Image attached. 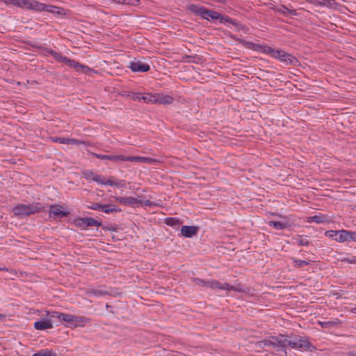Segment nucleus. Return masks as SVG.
<instances>
[{
  "instance_id": "nucleus-1",
  "label": "nucleus",
  "mask_w": 356,
  "mask_h": 356,
  "mask_svg": "<svg viewBox=\"0 0 356 356\" xmlns=\"http://www.w3.org/2000/svg\"><path fill=\"white\" fill-rule=\"evenodd\" d=\"M42 209V206L38 202L29 204H19L13 207V212L15 216L24 217L39 213Z\"/></svg>"
},
{
  "instance_id": "nucleus-2",
  "label": "nucleus",
  "mask_w": 356,
  "mask_h": 356,
  "mask_svg": "<svg viewBox=\"0 0 356 356\" xmlns=\"http://www.w3.org/2000/svg\"><path fill=\"white\" fill-rule=\"evenodd\" d=\"M188 10L207 21H216L221 17V15L218 12L206 9L199 5L191 4L188 6Z\"/></svg>"
},
{
  "instance_id": "nucleus-3",
  "label": "nucleus",
  "mask_w": 356,
  "mask_h": 356,
  "mask_svg": "<svg viewBox=\"0 0 356 356\" xmlns=\"http://www.w3.org/2000/svg\"><path fill=\"white\" fill-rule=\"evenodd\" d=\"M288 347L293 349L302 350L305 351H313L314 346L307 339L302 337H289Z\"/></svg>"
},
{
  "instance_id": "nucleus-4",
  "label": "nucleus",
  "mask_w": 356,
  "mask_h": 356,
  "mask_svg": "<svg viewBox=\"0 0 356 356\" xmlns=\"http://www.w3.org/2000/svg\"><path fill=\"white\" fill-rule=\"evenodd\" d=\"M268 55L270 56L273 58H277L280 61L288 65V64H293L296 62V59L295 57L291 56L289 54L286 53L283 50L280 49H275L272 48L271 49H268Z\"/></svg>"
},
{
  "instance_id": "nucleus-5",
  "label": "nucleus",
  "mask_w": 356,
  "mask_h": 356,
  "mask_svg": "<svg viewBox=\"0 0 356 356\" xmlns=\"http://www.w3.org/2000/svg\"><path fill=\"white\" fill-rule=\"evenodd\" d=\"M33 10L39 12L46 11L47 13H53L57 15L64 14V10L60 7L44 4L35 0L33 4Z\"/></svg>"
},
{
  "instance_id": "nucleus-6",
  "label": "nucleus",
  "mask_w": 356,
  "mask_h": 356,
  "mask_svg": "<svg viewBox=\"0 0 356 356\" xmlns=\"http://www.w3.org/2000/svg\"><path fill=\"white\" fill-rule=\"evenodd\" d=\"M207 287H209L212 289H220V290H225V291H236L238 292L243 291V288L241 286H234L228 284L227 283H221L217 280H208Z\"/></svg>"
},
{
  "instance_id": "nucleus-7",
  "label": "nucleus",
  "mask_w": 356,
  "mask_h": 356,
  "mask_svg": "<svg viewBox=\"0 0 356 356\" xmlns=\"http://www.w3.org/2000/svg\"><path fill=\"white\" fill-rule=\"evenodd\" d=\"M86 293L88 296H92L97 298L103 297L105 296H112L113 294V290L108 289L104 286H100L95 288H89Z\"/></svg>"
},
{
  "instance_id": "nucleus-8",
  "label": "nucleus",
  "mask_w": 356,
  "mask_h": 356,
  "mask_svg": "<svg viewBox=\"0 0 356 356\" xmlns=\"http://www.w3.org/2000/svg\"><path fill=\"white\" fill-rule=\"evenodd\" d=\"M5 4L22 8L33 10L35 0H2Z\"/></svg>"
},
{
  "instance_id": "nucleus-9",
  "label": "nucleus",
  "mask_w": 356,
  "mask_h": 356,
  "mask_svg": "<svg viewBox=\"0 0 356 356\" xmlns=\"http://www.w3.org/2000/svg\"><path fill=\"white\" fill-rule=\"evenodd\" d=\"M94 181L97 182L99 184L104 185V186H117V187H124V181L123 180H112V179H106L102 175H97L95 177Z\"/></svg>"
},
{
  "instance_id": "nucleus-10",
  "label": "nucleus",
  "mask_w": 356,
  "mask_h": 356,
  "mask_svg": "<svg viewBox=\"0 0 356 356\" xmlns=\"http://www.w3.org/2000/svg\"><path fill=\"white\" fill-rule=\"evenodd\" d=\"M129 67L134 72H146L150 69L149 64L140 60L131 61Z\"/></svg>"
},
{
  "instance_id": "nucleus-11",
  "label": "nucleus",
  "mask_w": 356,
  "mask_h": 356,
  "mask_svg": "<svg viewBox=\"0 0 356 356\" xmlns=\"http://www.w3.org/2000/svg\"><path fill=\"white\" fill-rule=\"evenodd\" d=\"M115 200L124 206L132 207H138L140 204L139 200L132 197H116Z\"/></svg>"
},
{
  "instance_id": "nucleus-12",
  "label": "nucleus",
  "mask_w": 356,
  "mask_h": 356,
  "mask_svg": "<svg viewBox=\"0 0 356 356\" xmlns=\"http://www.w3.org/2000/svg\"><path fill=\"white\" fill-rule=\"evenodd\" d=\"M331 219L328 216H325L321 213L309 216L307 218V222H316L317 224H328L331 222Z\"/></svg>"
},
{
  "instance_id": "nucleus-13",
  "label": "nucleus",
  "mask_w": 356,
  "mask_h": 356,
  "mask_svg": "<svg viewBox=\"0 0 356 356\" xmlns=\"http://www.w3.org/2000/svg\"><path fill=\"white\" fill-rule=\"evenodd\" d=\"M289 337L280 334L277 337H273L274 348L284 349L288 347Z\"/></svg>"
},
{
  "instance_id": "nucleus-14",
  "label": "nucleus",
  "mask_w": 356,
  "mask_h": 356,
  "mask_svg": "<svg viewBox=\"0 0 356 356\" xmlns=\"http://www.w3.org/2000/svg\"><path fill=\"white\" fill-rule=\"evenodd\" d=\"M53 327L52 321L49 318H42L34 323V328L38 330H44Z\"/></svg>"
},
{
  "instance_id": "nucleus-15",
  "label": "nucleus",
  "mask_w": 356,
  "mask_h": 356,
  "mask_svg": "<svg viewBox=\"0 0 356 356\" xmlns=\"http://www.w3.org/2000/svg\"><path fill=\"white\" fill-rule=\"evenodd\" d=\"M155 102L154 104H170L173 102V97L168 95L162 93H154Z\"/></svg>"
},
{
  "instance_id": "nucleus-16",
  "label": "nucleus",
  "mask_w": 356,
  "mask_h": 356,
  "mask_svg": "<svg viewBox=\"0 0 356 356\" xmlns=\"http://www.w3.org/2000/svg\"><path fill=\"white\" fill-rule=\"evenodd\" d=\"M51 316L53 318H57L59 320L67 323V326H72L74 317V315L72 314L54 312L51 313Z\"/></svg>"
},
{
  "instance_id": "nucleus-17",
  "label": "nucleus",
  "mask_w": 356,
  "mask_h": 356,
  "mask_svg": "<svg viewBox=\"0 0 356 356\" xmlns=\"http://www.w3.org/2000/svg\"><path fill=\"white\" fill-rule=\"evenodd\" d=\"M62 207L58 205L51 206L49 209V216L54 218L66 217L68 212L62 211Z\"/></svg>"
},
{
  "instance_id": "nucleus-18",
  "label": "nucleus",
  "mask_w": 356,
  "mask_h": 356,
  "mask_svg": "<svg viewBox=\"0 0 356 356\" xmlns=\"http://www.w3.org/2000/svg\"><path fill=\"white\" fill-rule=\"evenodd\" d=\"M198 228L195 226H182L181 229V235L186 238H191L197 234Z\"/></svg>"
},
{
  "instance_id": "nucleus-19",
  "label": "nucleus",
  "mask_w": 356,
  "mask_h": 356,
  "mask_svg": "<svg viewBox=\"0 0 356 356\" xmlns=\"http://www.w3.org/2000/svg\"><path fill=\"white\" fill-rule=\"evenodd\" d=\"M97 158L99 159H108L114 161H126L127 156L123 155H106V154H94Z\"/></svg>"
},
{
  "instance_id": "nucleus-20",
  "label": "nucleus",
  "mask_w": 356,
  "mask_h": 356,
  "mask_svg": "<svg viewBox=\"0 0 356 356\" xmlns=\"http://www.w3.org/2000/svg\"><path fill=\"white\" fill-rule=\"evenodd\" d=\"M126 161L152 164L155 161V160L152 158L145 156H127Z\"/></svg>"
},
{
  "instance_id": "nucleus-21",
  "label": "nucleus",
  "mask_w": 356,
  "mask_h": 356,
  "mask_svg": "<svg viewBox=\"0 0 356 356\" xmlns=\"http://www.w3.org/2000/svg\"><path fill=\"white\" fill-rule=\"evenodd\" d=\"M89 322L90 319L85 316L74 315L72 326L84 327Z\"/></svg>"
},
{
  "instance_id": "nucleus-22",
  "label": "nucleus",
  "mask_w": 356,
  "mask_h": 356,
  "mask_svg": "<svg viewBox=\"0 0 356 356\" xmlns=\"http://www.w3.org/2000/svg\"><path fill=\"white\" fill-rule=\"evenodd\" d=\"M268 225L270 227H273L275 229L282 230L288 227L289 222L286 220L282 221L270 220L268 222Z\"/></svg>"
},
{
  "instance_id": "nucleus-23",
  "label": "nucleus",
  "mask_w": 356,
  "mask_h": 356,
  "mask_svg": "<svg viewBox=\"0 0 356 356\" xmlns=\"http://www.w3.org/2000/svg\"><path fill=\"white\" fill-rule=\"evenodd\" d=\"M81 220L86 227H99L102 225L101 222L92 218H81Z\"/></svg>"
},
{
  "instance_id": "nucleus-24",
  "label": "nucleus",
  "mask_w": 356,
  "mask_h": 356,
  "mask_svg": "<svg viewBox=\"0 0 356 356\" xmlns=\"http://www.w3.org/2000/svg\"><path fill=\"white\" fill-rule=\"evenodd\" d=\"M61 63H64L65 64H66L67 66L72 67V68H74L76 72L79 71V68H80V64L79 62L74 60H72V59H70L68 58L66 56H64L63 58V60Z\"/></svg>"
},
{
  "instance_id": "nucleus-25",
  "label": "nucleus",
  "mask_w": 356,
  "mask_h": 356,
  "mask_svg": "<svg viewBox=\"0 0 356 356\" xmlns=\"http://www.w3.org/2000/svg\"><path fill=\"white\" fill-rule=\"evenodd\" d=\"M349 231L347 230H339L337 236L334 238V240L339 243L348 241V237L349 236Z\"/></svg>"
},
{
  "instance_id": "nucleus-26",
  "label": "nucleus",
  "mask_w": 356,
  "mask_h": 356,
  "mask_svg": "<svg viewBox=\"0 0 356 356\" xmlns=\"http://www.w3.org/2000/svg\"><path fill=\"white\" fill-rule=\"evenodd\" d=\"M277 10L284 16H295L297 15L296 10L290 9L284 6H281Z\"/></svg>"
},
{
  "instance_id": "nucleus-27",
  "label": "nucleus",
  "mask_w": 356,
  "mask_h": 356,
  "mask_svg": "<svg viewBox=\"0 0 356 356\" xmlns=\"http://www.w3.org/2000/svg\"><path fill=\"white\" fill-rule=\"evenodd\" d=\"M100 211L104 212L105 213H111L120 212L121 209L118 208L116 206L111 204H102Z\"/></svg>"
},
{
  "instance_id": "nucleus-28",
  "label": "nucleus",
  "mask_w": 356,
  "mask_h": 356,
  "mask_svg": "<svg viewBox=\"0 0 356 356\" xmlns=\"http://www.w3.org/2000/svg\"><path fill=\"white\" fill-rule=\"evenodd\" d=\"M340 321L339 319H334L333 321H318V324L322 328H330L334 326H337L340 324Z\"/></svg>"
},
{
  "instance_id": "nucleus-29",
  "label": "nucleus",
  "mask_w": 356,
  "mask_h": 356,
  "mask_svg": "<svg viewBox=\"0 0 356 356\" xmlns=\"http://www.w3.org/2000/svg\"><path fill=\"white\" fill-rule=\"evenodd\" d=\"M250 45H251L250 48L252 50L263 52L268 55V51H267V50L272 49V47H266V46L259 44H254V43H251Z\"/></svg>"
},
{
  "instance_id": "nucleus-30",
  "label": "nucleus",
  "mask_w": 356,
  "mask_h": 356,
  "mask_svg": "<svg viewBox=\"0 0 356 356\" xmlns=\"http://www.w3.org/2000/svg\"><path fill=\"white\" fill-rule=\"evenodd\" d=\"M293 243L300 246H307L309 245V241L301 236H297L293 238Z\"/></svg>"
},
{
  "instance_id": "nucleus-31",
  "label": "nucleus",
  "mask_w": 356,
  "mask_h": 356,
  "mask_svg": "<svg viewBox=\"0 0 356 356\" xmlns=\"http://www.w3.org/2000/svg\"><path fill=\"white\" fill-rule=\"evenodd\" d=\"M141 99L143 102L144 103H152L154 104L155 100V96L154 93H143V95L141 96Z\"/></svg>"
},
{
  "instance_id": "nucleus-32",
  "label": "nucleus",
  "mask_w": 356,
  "mask_h": 356,
  "mask_svg": "<svg viewBox=\"0 0 356 356\" xmlns=\"http://www.w3.org/2000/svg\"><path fill=\"white\" fill-rule=\"evenodd\" d=\"M33 356H57V355L51 350L44 349L33 354Z\"/></svg>"
},
{
  "instance_id": "nucleus-33",
  "label": "nucleus",
  "mask_w": 356,
  "mask_h": 356,
  "mask_svg": "<svg viewBox=\"0 0 356 356\" xmlns=\"http://www.w3.org/2000/svg\"><path fill=\"white\" fill-rule=\"evenodd\" d=\"M47 53L50 54L55 60H56L58 62L61 63L63 60V58L64 56L60 55V54L50 49H47Z\"/></svg>"
},
{
  "instance_id": "nucleus-34",
  "label": "nucleus",
  "mask_w": 356,
  "mask_h": 356,
  "mask_svg": "<svg viewBox=\"0 0 356 356\" xmlns=\"http://www.w3.org/2000/svg\"><path fill=\"white\" fill-rule=\"evenodd\" d=\"M97 174L91 170H86L83 172V176L86 179L92 180L94 181Z\"/></svg>"
},
{
  "instance_id": "nucleus-35",
  "label": "nucleus",
  "mask_w": 356,
  "mask_h": 356,
  "mask_svg": "<svg viewBox=\"0 0 356 356\" xmlns=\"http://www.w3.org/2000/svg\"><path fill=\"white\" fill-rule=\"evenodd\" d=\"M294 266L297 268H301L309 264V262L305 260L292 259Z\"/></svg>"
},
{
  "instance_id": "nucleus-36",
  "label": "nucleus",
  "mask_w": 356,
  "mask_h": 356,
  "mask_svg": "<svg viewBox=\"0 0 356 356\" xmlns=\"http://www.w3.org/2000/svg\"><path fill=\"white\" fill-rule=\"evenodd\" d=\"M218 20H220V22L222 23V24L229 23V24H232L233 25L236 24V23L234 22V20L232 19L231 17H229L228 16H222V15H221V17L219 18Z\"/></svg>"
},
{
  "instance_id": "nucleus-37",
  "label": "nucleus",
  "mask_w": 356,
  "mask_h": 356,
  "mask_svg": "<svg viewBox=\"0 0 356 356\" xmlns=\"http://www.w3.org/2000/svg\"><path fill=\"white\" fill-rule=\"evenodd\" d=\"M193 282L194 284H195L197 286H207V287L208 280H204L195 277V278L193 279Z\"/></svg>"
},
{
  "instance_id": "nucleus-38",
  "label": "nucleus",
  "mask_w": 356,
  "mask_h": 356,
  "mask_svg": "<svg viewBox=\"0 0 356 356\" xmlns=\"http://www.w3.org/2000/svg\"><path fill=\"white\" fill-rule=\"evenodd\" d=\"M337 6V3L335 1V0H323L322 6L335 8Z\"/></svg>"
},
{
  "instance_id": "nucleus-39",
  "label": "nucleus",
  "mask_w": 356,
  "mask_h": 356,
  "mask_svg": "<svg viewBox=\"0 0 356 356\" xmlns=\"http://www.w3.org/2000/svg\"><path fill=\"white\" fill-rule=\"evenodd\" d=\"M51 140L60 144H68L69 138L63 137H53Z\"/></svg>"
},
{
  "instance_id": "nucleus-40",
  "label": "nucleus",
  "mask_w": 356,
  "mask_h": 356,
  "mask_svg": "<svg viewBox=\"0 0 356 356\" xmlns=\"http://www.w3.org/2000/svg\"><path fill=\"white\" fill-rule=\"evenodd\" d=\"M165 223L170 226H175L179 224V220L175 218H167L165 219Z\"/></svg>"
},
{
  "instance_id": "nucleus-41",
  "label": "nucleus",
  "mask_w": 356,
  "mask_h": 356,
  "mask_svg": "<svg viewBox=\"0 0 356 356\" xmlns=\"http://www.w3.org/2000/svg\"><path fill=\"white\" fill-rule=\"evenodd\" d=\"M82 72L86 74H90L93 72V70L90 68L88 66L80 64V68H79L78 72Z\"/></svg>"
},
{
  "instance_id": "nucleus-42",
  "label": "nucleus",
  "mask_w": 356,
  "mask_h": 356,
  "mask_svg": "<svg viewBox=\"0 0 356 356\" xmlns=\"http://www.w3.org/2000/svg\"><path fill=\"white\" fill-rule=\"evenodd\" d=\"M156 205H157V204H156L152 201H149V200H145V201L140 200V204H139V206H146V207H155Z\"/></svg>"
},
{
  "instance_id": "nucleus-43",
  "label": "nucleus",
  "mask_w": 356,
  "mask_h": 356,
  "mask_svg": "<svg viewBox=\"0 0 356 356\" xmlns=\"http://www.w3.org/2000/svg\"><path fill=\"white\" fill-rule=\"evenodd\" d=\"M102 204L97 203V202H91L90 205L88 206V209L95 210V211H100Z\"/></svg>"
},
{
  "instance_id": "nucleus-44",
  "label": "nucleus",
  "mask_w": 356,
  "mask_h": 356,
  "mask_svg": "<svg viewBox=\"0 0 356 356\" xmlns=\"http://www.w3.org/2000/svg\"><path fill=\"white\" fill-rule=\"evenodd\" d=\"M121 3L129 4L131 6H138L140 3V0H122Z\"/></svg>"
},
{
  "instance_id": "nucleus-45",
  "label": "nucleus",
  "mask_w": 356,
  "mask_h": 356,
  "mask_svg": "<svg viewBox=\"0 0 356 356\" xmlns=\"http://www.w3.org/2000/svg\"><path fill=\"white\" fill-rule=\"evenodd\" d=\"M84 145L85 143L82 140H77V139H70L69 138V141H68V145Z\"/></svg>"
},
{
  "instance_id": "nucleus-46",
  "label": "nucleus",
  "mask_w": 356,
  "mask_h": 356,
  "mask_svg": "<svg viewBox=\"0 0 356 356\" xmlns=\"http://www.w3.org/2000/svg\"><path fill=\"white\" fill-rule=\"evenodd\" d=\"M337 233H338V231L329 230L325 232V236L334 239V238H336L337 236Z\"/></svg>"
},
{
  "instance_id": "nucleus-47",
  "label": "nucleus",
  "mask_w": 356,
  "mask_h": 356,
  "mask_svg": "<svg viewBox=\"0 0 356 356\" xmlns=\"http://www.w3.org/2000/svg\"><path fill=\"white\" fill-rule=\"evenodd\" d=\"M273 337H270L268 339H266L263 341L264 346H272L274 348V344L273 343Z\"/></svg>"
},
{
  "instance_id": "nucleus-48",
  "label": "nucleus",
  "mask_w": 356,
  "mask_h": 356,
  "mask_svg": "<svg viewBox=\"0 0 356 356\" xmlns=\"http://www.w3.org/2000/svg\"><path fill=\"white\" fill-rule=\"evenodd\" d=\"M349 236L348 237V241H356V232H349Z\"/></svg>"
},
{
  "instance_id": "nucleus-49",
  "label": "nucleus",
  "mask_w": 356,
  "mask_h": 356,
  "mask_svg": "<svg viewBox=\"0 0 356 356\" xmlns=\"http://www.w3.org/2000/svg\"><path fill=\"white\" fill-rule=\"evenodd\" d=\"M142 95H143V93H140V92L134 93L133 96H132V99L135 101L141 102L142 101V99H141Z\"/></svg>"
},
{
  "instance_id": "nucleus-50",
  "label": "nucleus",
  "mask_w": 356,
  "mask_h": 356,
  "mask_svg": "<svg viewBox=\"0 0 356 356\" xmlns=\"http://www.w3.org/2000/svg\"><path fill=\"white\" fill-rule=\"evenodd\" d=\"M309 3L315 5V6H322L323 0H307Z\"/></svg>"
},
{
  "instance_id": "nucleus-51",
  "label": "nucleus",
  "mask_w": 356,
  "mask_h": 356,
  "mask_svg": "<svg viewBox=\"0 0 356 356\" xmlns=\"http://www.w3.org/2000/svg\"><path fill=\"white\" fill-rule=\"evenodd\" d=\"M350 263H356V257H353L352 259L349 260Z\"/></svg>"
},
{
  "instance_id": "nucleus-52",
  "label": "nucleus",
  "mask_w": 356,
  "mask_h": 356,
  "mask_svg": "<svg viewBox=\"0 0 356 356\" xmlns=\"http://www.w3.org/2000/svg\"><path fill=\"white\" fill-rule=\"evenodd\" d=\"M0 270H6V271H8V270H9V269H8V268H7L3 267V268H0Z\"/></svg>"
},
{
  "instance_id": "nucleus-53",
  "label": "nucleus",
  "mask_w": 356,
  "mask_h": 356,
  "mask_svg": "<svg viewBox=\"0 0 356 356\" xmlns=\"http://www.w3.org/2000/svg\"><path fill=\"white\" fill-rule=\"evenodd\" d=\"M351 312L354 314H356V307L351 309Z\"/></svg>"
},
{
  "instance_id": "nucleus-54",
  "label": "nucleus",
  "mask_w": 356,
  "mask_h": 356,
  "mask_svg": "<svg viewBox=\"0 0 356 356\" xmlns=\"http://www.w3.org/2000/svg\"><path fill=\"white\" fill-rule=\"evenodd\" d=\"M113 1H115V3H122V0H113Z\"/></svg>"
},
{
  "instance_id": "nucleus-55",
  "label": "nucleus",
  "mask_w": 356,
  "mask_h": 356,
  "mask_svg": "<svg viewBox=\"0 0 356 356\" xmlns=\"http://www.w3.org/2000/svg\"><path fill=\"white\" fill-rule=\"evenodd\" d=\"M3 317H4V316H3V315L0 314V320H1V319H2Z\"/></svg>"
}]
</instances>
